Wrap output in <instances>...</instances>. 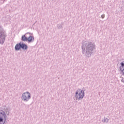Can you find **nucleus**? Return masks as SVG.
<instances>
[{
  "label": "nucleus",
  "instance_id": "nucleus-10",
  "mask_svg": "<svg viewBox=\"0 0 124 124\" xmlns=\"http://www.w3.org/2000/svg\"><path fill=\"white\" fill-rule=\"evenodd\" d=\"M0 41H1V38H0Z\"/></svg>",
  "mask_w": 124,
  "mask_h": 124
},
{
  "label": "nucleus",
  "instance_id": "nucleus-5",
  "mask_svg": "<svg viewBox=\"0 0 124 124\" xmlns=\"http://www.w3.org/2000/svg\"><path fill=\"white\" fill-rule=\"evenodd\" d=\"M120 70L124 75V61L122 62L120 65Z\"/></svg>",
  "mask_w": 124,
  "mask_h": 124
},
{
  "label": "nucleus",
  "instance_id": "nucleus-2",
  "mask_svg": "<svg viewBox=\"0 0 124 124\" xmlns=\"http://www.w3.org/2000/svg\"><path fill=\"white\" fill-rule=\"evenodd\" d=\"M84 97V91L82 89H78L76 93V99H82Z\"/></svg>",
  "mask_w": 124,
  "mask_h": 124
},
{
  "label": "nucleus",
  "instance_id": "nucleus-7",
  "mask_svg": "<svg viewBox=\"0 0 124 124\" xmlns=\"http://www.w3.org/2000/svg\"><path fill=\"white\" fill-rule=\"evenodd\" d=\"M21 40L22 41H28V38H27V37L26 36V35H24L22 36L21 38Z\"/></svg>",
  "mask_w": 124,
  "mask_h": 124
},
{
  "label": "nucleus",
  "instance_id": "nucleus-3",
  "mask_svg": "<svg viewBox=\"0 0 124 124\" xmlns=\"http://www.w3.org/2000/svg\"><path fill=\"white\" fill-rule=\"evenodd\" d=\"M5 121H6V114H5V112L2 110H0V123L4 124Z\"/></svg>",
  "mask_w": 124,
  "mask_h": 124
},
{
  "label": "nucleus",
  "instance_id": "nucleus-1",
  "mask_svg": "<svg viewBox=\"0 0 124 124\" xmlns=\"http://www.w3.org/2000/svg\"><path fill=\"white\" fill-rule=\"evenodd\" d=\"M15 48L16 51H19V50H20V49L21 48L23 49V50H27V49H28V46L24 43L20 42L16 44Z\"/></svg>",
  "mask_w": 124,
  "mask_h": 124
},
{
  "label": "nucleus",
  "instance_id": "nucleus-8",
  "mask_svg": "<svg viewBox=\"0 0 124 124\" xmlns=\"http://www.w3.org/2000/svg\"><path fill=\"white\" fill-rule=\"evenodd\" d=\"M122 82H124V79H122Z\"/></svg>",
  "mask_w": 124,
  "mask_h": 124
},
{
  "label": "nucleus",
  "instance_id": "nucleus-6",
  "mask_svg": "<svg viewBox=\"0 0 124 124\" xmlns=\"http://www.w3.org/2000/svg\"><path fill=\"white\" fill-rule=\"evenodd\" d=\"M27 40L29 42H32V41H33V40H34V38L32 36H29L27 38Z\"/></svg>",
  "mask_w": 124,
  "mask_h": 124
},
{
  "label": "nucleus",
  "instance_id": "nucleus-9",
  "mask_svg": "<svg viewBox=\"0 0 124 124\" xmlns=\"http://www.w3.org/2000/svg\"><path fill=\"white\" fill-rule=\"evenodd\" d=\"M104 17V16H102V18H103Z\"/></svg>",
  "mask_w": 124,
  "mask_h": 124
},
{
  "label": "nucleus",
  "instance_id": "nucleus-4",
  "mask_svg": "<svg viewBox=\"0 0 124 124\" xmlns=\"http://www.w3.org/2000/svg\"><path fill=\"white\" fill-rule=\"evenodd\" d=\"M31 99V93L26 92L23 93L22 96V100L24 101H28Z\"/></svg>",
  "mask_w": 124,
  "mask_h": 124
}]
</instances>
